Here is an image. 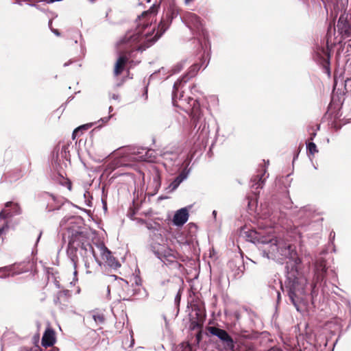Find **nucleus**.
<instances>
[{
  "instance_id": "f257e3e1",
  "label": "nucleus",
  "mask_w": 351,
  "mask_h": 351,
  "mask_svg": "<svg viewBox=\"0 0 351 351\" xmlns=\"http://www.w3.org/2000/svg\"><path fill=\"white\" fill-rule=\"evenodd\" d=\"M156 12L155 7L144 12L139 16V23L134 29L128 31L117 43L119 58L114 66V73L116 76L123 71L129 57L127 53L133 51H143L153 45L169 28L171 21L179 14L177 5L171 2L164 11V15L156 29V25L152 23Z\"/></svg>"
},
{
  "instance_id": "f03ea898",
  "label": "nucleus",
  "mask_w": 351,
  "mask_h": 351,
  "mask_svg": "<svg viewBox=\"0 0 351 351\" xmlns=\"http://www.w3.org/2000/svg\"><path fill=\"white\" fill-rule=\"evenodd\" d=\"M60 228L63 239L68 240L66 254L73 263L75 276L77 275L80 257L82 258L86 269L94 261H98L96 252L90 243L89 234L81 217L71 216L63 218L60 221Z\"/></svg>"
},
{
  "instance_id": "7ed1b4c3",
  "label": "nucleus",
  "mask_w": 351,
  "mask_h": 351,
  "mask_svg": "<svg viewBox=\"0 0 351 351\" xmlns=\"http://www.w3.org/2000/svg\"><path fill=\"white\" fill-rule=\"evenodd\" d=\"M271 232V229L265 232L261 230H250L246 232V237L250 241L258 245L263 257L278 262L289 259L295 266L299 265L301 261L297 256L295 247L284 239L277 238Z\"/></svg>"
},
{
  "instance_id": "20e7f679",
  "label": "nucleus",
  "mask_w": 351,
  "mask_h": 351,
  "mask_svg": "<svg viewBox=\"0 0 351 351\" xmlns=\"http://www.w3.org/2000/svg\"><path fill=\"white\" fill-rule=\"evenodd\" d=\"M305 285L306 280L304 279L295 278L289 286V297L297 311H299L298 304L304 300Z\"/></svg>"
},
{
  "instance_id": "39448f33",
  "label": "nucleus",
  "mask_w": 351,
  "mask_h": 351,
  "mask_svg": "<svg viewBox=\"0 0 351 351\" xmlns=\"http://www.w3.org/2000/svg\"><path fill=\"white\" fill-rule=\"evenodd\" d=\"M189 28L197 36L200 41L203 38L205 41L208 40V34L204 29L202 23L198 16L192 12L185 14L182 19Z\"/></svg>"
},
{
  "instance_id": "423d86ee",
  "label": "nucleus",
  "mask_w": 351,
  "mask_h": 351,
  "mask_svg": "<svg viewBox=\"0 0 351 351\" xmlns=\"http://www.w3.org/2000/svg\"><path fill=\"white\" fill-rule=\"evenodd\" d=\"M153 252L165 264L176 262L175 252L165 244L154 243L152 245Z\"/></svg>"
},
{
  "instance_id": "0eeeda50",
  "label": "nucleus",
  "mask_w": 351,
  "mask_h": 351,
  "mask_svg": "<svg viewBox=\"0 0 351 351\" xmlns=\"http://www.w3.org/2000/svg\"><path fill=\"white\" fill-rule=\"evenodd\" d=\"M201 67V65L199 64H193L190 69L188 73L183 76L181 79H178L173 85V90L172 93V102L173 105L179 106L177 102L178 95L180 90H182L183 84L186 83L187 81L194 77L197 71L199 70Z\"/></svg>"
},
{
  "instance_id": "6e6552de",
  "label": "nucleus",
  "mask_w": 351,
  "mask_h": 351,
  "mask_svg": "<svg viewBox=\"0 0 351 351\" xmlns=\"http://www.w3.org/2000/svg\"><path fill=\"white\" fill-rule=\"evenodd\" d=\"M187 99L193 101V104L191 105V106H193V108H192V111H191V119L196 127L199 123L205 121L204 118L203 117V114L199 108V104H197V101L193 100V99H191L190 97L184 98V95H183V91H182L181 93H180L179 96L178 95V99H177V101H178L177 104L179 106H177V105H176V106H178V107L182 106L184 105V104L186 102Z\"/></svg>"
},
{
  "instance_id": "1a4fd4ad",
  "label": "nucleus",
  "mask_w": 351,
  "mask_h": 351,
  "mask_svg": "<svg viewBox=\"0 0 351 351\" xmlns=\"http://www.w3.org/2000/svg\"><path fill=\"white\" fill-rule=\"evenodd\" d=\"M208 330L211 335L217 337L227 350H234V342L232 338L225 330L215 326H210L208 328Z\"/></svg>"
},
{
  "instance_id": "9d476101",
  "label": "nucleus",
  "mask_w": 351,
  "mask_h": 351,
  "mask_svg": "<svg viewBox=\"0 0 351 351\" xmlns=\"http://www.w3.org/2000/svg\"><path fill=\"white\" fill-rule=\"evenodd\" d=\"M97 248L99 251L101 258L106 263L112 268H118L120 267L119 262L111 255V252L104 244L97 245Z\"/></svg>"
},
{
  "instance_id": "9b49d317",
  "label": "nucleus",
  "mask_w": 351,
  "mask_h": 351,
  "mask_svg": "<svg viewBox=\"0 0 351 351\" xmlns=\"http://www.w3.org/2000/svg\"><path fill=\"white\" fill-rule=\"evenodd\" d=\"M21 213V208L18 204L8 202L5 204V208L0 213L2 217L5 220L7 218L20 215Z\"/></svg>"
},
{
  "instance_id": "f8f14e48",
  "label": "nucleus",
  "mask_w": 351,
  "mask_h": 351,
  "mask_svg": "<svg viewBox=\"0 0 351 351\" xmlns=\"http://www.w3.org/2000/svg\"><path fill=\"white\" fill-rule=\"evenodd\" d=\"M189 219V213L186 208H182L177 210L173 218V223L177 226L184 225Z\"/></svg>"
},
{
  "instance_id": "ddd939ff",
  "label": "nucleus",
  "mask_w": 351,
  "mask_h": 351,
  "mask_svg": "<svg viewBox=\"0 0 351 351\" xmlns=\"http://www.w3.org/2000/svg\"><path fill=\"white\" fill-rule=\"evenodd\" d=\"M55 334L52 329L47 328L42 338V346L44 347L52 346L55 343Z\"/></svg>"
},
{
  "instance_id": "4468645a",
  "label": "nucleus",
  "mask_w": 351,
  "mask_h": 351,
  "mask_svg": "<svg viewBox=\"0 0 351 351\" xmlns=\"http://www.w3.org/2000/svg\"><path fill=\"white\" fill-rule=\"evenodd\" d=\"M188 172L182 171L169 185L170 191L176 190L179 185L187 178Z\"/></svg>"
},
{
  "instance_id": "2eb2a0df",
  "label": "nucleus",
  "mask_w": 351,
  "mask_h": 351,
  "mask_svg": "<svg viewBox=\"0 0 351 351\" xmlns=\"http://www.w3.org/2000/svg\"><path fill=\"white\" fill-rule=\"evenodd\" d=\"M22 271H16V266H7L0 268V278H5L21 274Z\"/></svg>"
},
{
  "instance_id": "dca6fc26",
  "label": "nucleus",
  "mask_w": 351,
  "mask_h": 351,
  "mask_svg": "<svg viewBox=\"0 0 351 351\" xmlns=\"http://www.w3.org/2000/svg\"><path fill=\"white\" fill-rule=\"evenodd\" d=\"M146 148L145 147H134L132 149L130 154V158L135 161H144L142 158L145 157V154Z\"/></svg>"
},
{
  "instance_id": "f3484780",
  "label": "nucleus",
  "mask_w": 351,
  "mask_h": 351,
  "mask_svg": "<svg viewBox=\"0 0 351 351\" xmlns=\"http://www.w3.org/2000/svg\"><path fill=\"white\" fill-rule=\"evenodd\" d=\"M145 156L144 158L141 157V159L145 162H154L156 160L157 154L155 150L146 148Z\"/></svg>"
},
{
  "instance_id": "a211bd4d",
  "label": "nucleus",
  "mask_w": 351,
  "mask_h": 351,
  "mask_svg": "<svg viewBox=\"0 0 351 351\" xmlns=\"http://www.w3.org/2000/svg\"><path fill=\"white\" fill-rule=\"evenodd\" d=\"M263 174L258 175L255 178L252 179V182L253 183L252 184V188H255L256 189H257L263 187L265 182V179L263 178Z\"/></svg>"
},
{
  "instance_id": "6ab92c4d",
  "label": "nucleus",
  "mask_w": 351,
  "mask_h": 351,
  "mask_svg": "<svg viewBox=\"0 0 351 351\" xmlns=\"http://www.w3.org/2000/svg\"><path fill=\"white\" fill-rule=\"evenodd\" d=\"M337 27L342 32H344L345 34H349L351 32V29L347 25L346 21L343 20L342 16H341L338 21Z\"/></svg>"
},
{
  "instance_id": "aec40b11",
  "label": "nucleus",
  "mask_w": 351,
  "mask_h": 351,
  "mask_svg": "<svg viewBox=\"0 0 351 351\" xmlns=\"http://www.w3.org/2000/svg\"><path fill=\"white\" fill-rule=\"evenodd\" d=\"M121 165H122V163L121 162V161L119 159H116L108 165V167L106 168V171H112L114 169H115L116 168H117L118 167L121 166Z\"/></svg>"
},
{
  "instance_id": "412c9836",
  "label": "nucleus",
  "mask_w": 351,
  "mask_h": 351,
  "mask_svg": "<svg viewBox=\"0 0 351 351\" xmlns=\"http://www.w3.org/2000/svg\"><path fill=\"white\" fill-rule=\"evenodd\" d=\"M312 211L313 210L310 207L305 206V207L302 208L299 210V213L301 217L304 216V217H308L311 215Z\"/></svg>"
},
{
  "instance_id": "4be33fe9",
  "label": "nucleus",
  "mask_w": 351,
  "mask_h": 351,
  "mask_svg": "<svg viewBox=\"0 0 351 351\" xmlns=\"http://www.w3.org/2000/svg\"><path fill=\"white\" fill-rule=\"evenodd\" d=\"M307 150L311 155H314L315 153L318 152L316 145L313 142H310L307 144Z\"/></svg>"
},
{
  "instance_id": "5701e85b",
  "label": "nucleus",
  "mask_w": 351,
  "mask_h": 351,
  "mask_svg": "<svg viewBox=\"0 0 351 351\" xmlns=\"http://www.w3.org/2000/svg\"><path fill=\"white\" fill-rule=\"evenodd\" d=\"M93 318L96 324H102L104 323L105 318L103 314L95 313L93 315Z\"/></svg>"
},
{
  "instance_id": "b1692460",
  "label": "nucleus",
  "mask_w": 351,
  "mask_h": 351,
  "mask_svg": "<svg viewBox=\"0 0 351 351\" xmlns=\"http://www.w3.org/2000/svg\"><path fill=\"white\" fill-rule=\"evenodd\" d=\"M184 62H180L176 64L171 69L172 74L179 73L183 69Z\"/></svg>"
},
{
  "instance_id": "393cba45",
  "label": "nucleus",
  "mask_w": 351,
  "mask_h": 351,
  "mask_svg": "<svg viewBox=\"0 0 351 351\" xmlns=\"http://www.w3.org/2000/svg\"><path fill=\"white\" fill-rule=\"evenodd\" d=\"M5 227H8V223L2 217L0 213V235L3 232Z\"/></svg>"
},
{
  "instance_id": "a878e982",
  "label": "nucleus",
  "mask_w": 351,
  "mask_h": 351,
  "mask_svg": "<svg viewBox=\"0 0 351 351\" xmlns=\"http://www.w3.org/2000/svg\"><path fill=\"white\" fill-rule=\"evenodd\" d=\"M315 269L317 272L321 271L322 273H324L326 271L325 264L323 262H321L319 264H316Z\"/></svg>"
},
{
  "instance_id": "bb28decb",
  "label": "nucleus",
  "mask_w": 351,
  "mask_h": 351,
  "mask_svg": "<svg viewBox=\"0 0 351 351\" xmlns=\"http://www.w3.org/2000/svg\"><path fill=\"white\" fill-rule=\"evenodd\" d=\"M93 125V123L85 124V125H83L77 128V129H75L73 131V136L75 135V134L79 132L82 129L87 130V129L90 128Z\"/></svg>"
},
{
  "instance_id": "cd10ccee",
  "label": "nucleus",
  "mask_w": 351,
  "mask_h": 351,
  "mask_svg": "<svg viewBox=\"0 0 351 351\" xmlns=\"http://www.w3.org/2000/svg\"><path fill=\"white\" fill-rule=\"evenodd\" d=\"M326 8L330 7L332 5L337 3L338 0H322Z\"/></svg>"
},
{
  "instance_id": "c85d7f7f",
  "label": "nucleus",
  "mask_w": 351,
  "mask_h": 351,
  "mask_svg": "<svg viewBox=\"0 0 351 351\" xmlns=\"http://www.w3.org/2000/svg\"><path fill=\"white\" fill-rule=\"evenodd\" d=\"M119 283L122 286V287H124V286L128 285V282L122 278L119 279Z\"/></svg>"
},
{
  "instance_id": "c756f323",
  "label": "nucleus",
  "mask_w": 351,
  "mask_h": 351,
  "mask_svg": "<svg viewBox=\"0 0 351 351\" xmlns=\"http://www.w3.org/2000/svg\"><path fill=\"white\" fill-rule=\"evenodd\" d=\"M110 117H111V116H109L108 117L101 118L100 119V121H101L103 123H107L110 120Z\"/></svg>"
},
{
  "instance_id": "7c9ffc66",
  "label": "nucleus",
  "mask_w": 351,
  "mask_h": 351,
  "mask_svg": "<svg viewBox=\"0 0 351 351\" xmlns=\"http://www.w3.org/2000/svg\"><path fill=\"white\" fill-rule=\"evenodd\" d=\"M51 31H52V32H53L55 35H56V36H59L60 35V34L59 31H58V29H51Z\"/></svg>"
},
{
  "instance_id": "2f4dec72",
  "label": "nucleus",
  "mask_w": 351,
  "mask_h": 351,
  "mask_svg": "<svg viewBox=\"0 0 351 351\" xmlns=\"http://www.w3.org/2000/svg\"><path fill=\"white\" fill-rule=\"evenodd\" d=\"M316 136V132H313L311 134L310 140L313 141L315 136Z\"/></svg>"
},
{
  "instance_id": "473e14b6",
  "label": "nucleus",
  "mask_w": 351,
  "mask_h": 351,
  "mask_svg": "<svg viewBox=\"0 0 351 351\" xmlns=\"http://www.w3.org/2000/svg\"><path fill=\"white\" fill-rule=\"evenodd\" d=\"M31 0H16V3L21 5V1H30Z\"/></svg>"
},
{
  "instance_id": "72a5a7b5",
  "label": "nucleus",
  "mask_w": 351,
  "mask_h": 351,
  "mask_svg": "<svg viewBox=\"0 0 351 351\" xmlns=\"http://www.w3.org/2000/svg\"><path fill=\"white\" fill-rule=\"evenodd\" d=\"M71 63H72V61H71V60H70V61H69V62H65V63L64 64V66H67L68 65H69V64H71Z\"/></svg>"
},
{
  "instance_id": "f704fd0d",
  "label": "nucleus",
  "mask_w": 351,
  "mask_h": 351,
  "mask_svg": "<svg viewBox=\"0 0 351 351\" xmlns=\"http://www.w3.org/2000/svg\"><path fill=\"white\" fill-rule=\"evenodd\" d=\"M335 232H331L330 234V238H334L335 237Z\"/></svg>"
},
{
  "instance_id": "c9c22d12",
  "label": "nucleus",
  "mask_w": 351,
  "mask_h": 351,
  "mask_svg": "<svg viewBox=\"0 0 351 351\" xmlns=\"http://www.w3.org/2000/svg\"><path fill=\"white\" fill-rule=\"evenodd\" d=\"M213 215L215 218H216V216H217V211L216 210H213Z\"/></svg>"
},
{
  "instance_id": "e433bc0d",
  "label": "nucleus",
  "mask_w": 351,
  "mask_h": 351,
  "mask_svg": "<svg viewBox=\"0 0 351 351\" xmlns=\"http://www.w3.org/2000/svg\"><path fill=\"white\" fill-rule=\"evenodd\" d=\"M112 98H113L114 99H117L118 98V96H117V95H114L112 96Z\"/></svg>"
},
{
  "instance_id": "4c0bfd02",
  "label": "nucleus",
  "mask_w": 351,
  "mask_h": 351,
  "mask_svg": "<svg viewBox=\"0 0 351 351\" xmlns=\"http://www.w3.org/2000/svg\"><path fill=\"white\" fill-rule=\"evenodd\" d=\"M277 294H278V299L279 300L280 297V293L279 292H277Z\"/></svg>"
},
{
  "instance_id": "58836bf2",
  "label": "nucleus",
  "mask_w": 351,
  "mask_h": 351,
  "mask_svg": "<svg viewBox=\"0 0 351 351\" xmlns=\"http://www.w3.org/2000/svg\"><path fill=\"white\" fill-rule=\"evenodd\" d=\"M41 234H42V233H41V232H40L39 236H38V239H37V241H38V240L40 239V237H41Z\"/></svg>"
},
{
  "instance_id": "ea45409f",
  "label": "nucleus",
  "mask_w": 351,
  "mask_h": 351,
  "mask_svg": "<svg viewBox=\"0 0 351 351\" xmlns=\"http://www.w3.org/2000/svg\"><path fill=\"white\" fill-rule=\"evenodd\" d=\"M112 110V106H110L109 107V111L111 112Z\"/></svg>"
},
{
  "instance_id": "a19ab883",
  "label": "nucleus",
  "mask_w": 351,
  "mask_h": 351,
  "mask_svg": "<svg viewBox=\"0 0 351 351\" xmlns=\"http://www.w3.org/2000/svg\"><path fill=\"white\" fill-rule=\"evenodd\" d=\"M29 5H30V6H36L35 4H32V3H29Z\"/></svg>"
},
{
  "instance_id": "79ce46f5",
  "label": "nucleus",
  "mask_w": 351,
  "mask_h": 351,
  "mask_svg": "<svg viewBox=\"0 0 351 351\" xmlns=\"http://www.w3.org/2000/svg\"><path fill=\"white\" fill-rule=\"evenodd\" d=\"M51 23H52L51 21H49V26L51 25Z\"/></svg>"
},
{
  "instance_id": "37998d69",
  "label": "nucleus",
  "mask_w": 351,
  "mask_h": 351,
  "mask_svg": "<svg viewBox=\"0 0 351 351\" xmlns=\"http://www.w3.org/2000/svg\"><path fill=\"white\" fill-rule=\"evenodd\" d=\"M112 277H114V279H117L116 276H112Z\"/></svg>"
}]
</instances>
